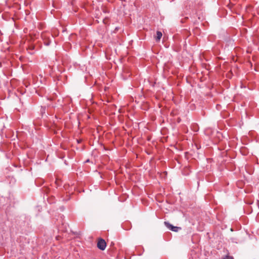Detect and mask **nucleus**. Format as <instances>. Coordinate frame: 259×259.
Masks as SVG:
<instances>
[{
    "mask_svg": "<svg viewBox=\"0 0 259 259\" xmlns=\"http://www.w3.org/2000/svg\"><path fill=\"white\" fill-rule=\"evenodd\" d=\"M164 224L168 229L175 232H178L181 230V227L174 226L168 222H164Z\"/></svg>",
    "mask_w": 259,
    "mask_h": 259,
    "instance_id": "nucleus-1",
    "label": "nucleus"
},
{
    "mask_svg": "<svg viewBox=\"0 0 259 259\" xmlns=\"http://www.w3.org/2000/svg\"><path fill=\"white\" fill-rule=\"evenodd\" d=\"M97 247L101 250H105L106 247V243L105 241L103 239H100L97 243Z\"/></svg>",
    "mask_w": 259,
    "mask_h": 259,
    "instance_id": "nucleus-2",
    "label": "nucleus"
},
{
    "mask_svg": "<svg viewBox=\"0 0 259 259\" xmlns=\"http://www.w3.org/2000/svg\"><path fill=\"white\" fill-rule=\"evenodd\" d=\"M162 36V33L159 31H157L156 32V36L155 38L156 41H159L160 40Z\"/></svg>",
    "mask_w": 259,
    "mask_h": 259,
    "instance_id": "nucleus-3",
    "label": "nucleus"
},
{
    "mask_svg": "<svg viewBox=\"0 0 259 259\" xmlns=\"http://www.w3.org/2000/svg\"><path fill=\"white\" fill-rule=\"evenodd\" d=\"M223 259H234L232 256H229L228 255H226Z\"/></svg>",
    "mask_w": 259,
    "mask_h": 259,
    "instance_id": "nucleus-4",
    "label": "nucleus"
}]
</instances>
